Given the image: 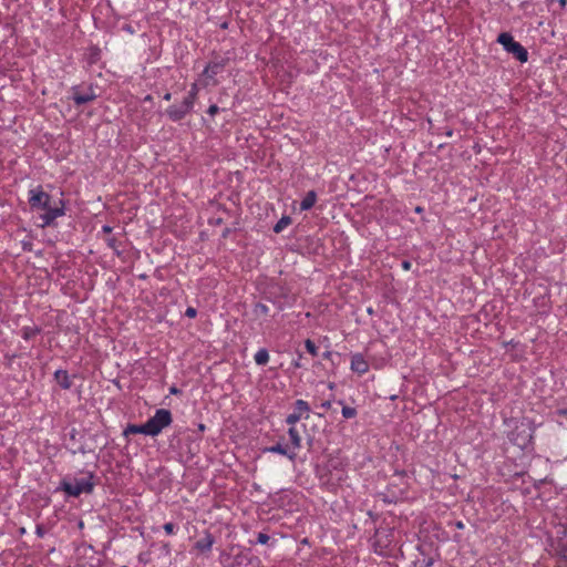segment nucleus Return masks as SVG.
Masks as SVG:
<instances>
[{
  "label": "nucleus",
  "instance_id": "nucleus-7",
  "mask_svg": "<svg viewBox=\"0 0 567 567\" xmlns=\"http://www.w3.org/2000/svg\"><path fill=\"white\" fill-rule=\"evenodd\" d=\"M310 405L307 401L298 399L293 404V412L288 414L286 423L290 426H295L301 419H309Z\"/></svg>",
  "mask_w": 567,
  "mask_h": 567
},
{
  "label": "nucleus",
  "instance_id": "nucleus-21",
  "mask_svg": "<svg viewBox=\"0 0 567 567\" xmlns=\"http://www.w3.org/2000/svg\"><path fill=\"white\" fill-rule=\"evenodd\" d=\"M254 359H255L256 364H258V365H265V364H267V363H268V361H269V353H268V350H267V349H265V348L259 349V350L256 352V354H255Z\"/></svg>",
  "mask_w": 567,
  "mask_h": 567
},
{
  "label": "nucleus",
  "instance_id": "nucleus-23",
  "mask_svg": "<svg viewBox=\"0 0 567 567\" xmlns=\"http://www.w3.org/2000/svg\"><path fill=\"white\" fill-rule=\"evenodd\" d=\"M198 92H199V87H198L197 83H193L190 85V90L188 91V93L184 97V100L194 106V104L197 100Z\"/></svg>",
  "mask_w": 567,
  "mask_h": 567
},
{
  "label": "nucleus",
  "instance_id": "nucleus-18",
  "mask_svg": "<svg viewBox=\"0 0 567 567\" xmlns=\"http://www.w3.org/2000/svg\"><path fill=\"white\" fill-rule=\"evenodd\" d=\"M317 200V193L315 190H309L303 199L300 203L301 210H309L313 207Z\"/></svg>",
  "mask_w": 567,
  "mask_h": 567
},
{
  "label": "nucleus",
  "instance_id": "nucleus-48",
  "mask_svg": "<svg viewBox=\"0 0 567 567\" xmlns=\"http://www.w3.org/2000/svg\"><path fill=\"white\" fill-rule=\"evenodd\" d=\"M452 134H453V131H452V130L446 131V135H447V136H452Z\"/></svg>",
  "mask_w": 567,
  "mask_h": 567
},
{
  "label": "nucleus",
  "instance_id": "nucleus-13",
  "mask_svg": "<svg viewBox=\"0 0 567 567\" xmlns=\"http://www.w3.org/2000/svg\"><path fill=\"white\" fill-rule=\"evenodd\" d=\"M264 453H271V454H280L284 456H287L290 461H295L297 457V453L289 450L288 447L284 446L281 443H277L271 446H267L264 449Z\"/></svg>",
  "mask_w": 567,
  "mask_h": 567
},
{
  "label": "nucleus",
  "instance_id": "nucleus-51",
  "mask_svg": "<svg viewBox=\"0 0 567 567\" xmlns=\"http://www.w3.org/2000/svg\"><path fill=\"white\" fill-rule=\"evenodd\" d=\"M138 559L144 560V564H147V560H145V557H142V555L138 556Z\"/></svg>",
  "mask_w": 567,
  "mask_h": 567
},
{
  "label": "nucleus",
  "instance_id": "nucleus-27",
  "mask_svg": "<svg viewBox=\"0 0 567 567\" xmlns=\"http://www.w3.org/2000/svg\"><path fill=\"white\" fill-rule=\"evenodd\" d=\"M305 347H306L307 351H308L311 355H313V357H317V355H318V347L316 346V343H315L312 340L307 339V340L305 341Z\"/></svg>",
  "mask_w": 567,
  "mask_h": 567
},
{
  "label": "nucleus",
  "instance_id": "nucleus-33",
  "mask_svg": "<svg viewBox=\"0 0 567 567\" xmlns=\"http://www.w3.org/2000/svg\"><path fill=\"white\" fill-rule=\"evenodd\" d=\"M332 405V400H326L323 401L321 404H320V408L323 409V410H329Z\"/></svg>",
  "mask_w": 567,
  "mask_h": 567
},
{
  "label": "nucleus",
  "instance_id": "nucleus-35",
  "mask_svg": "<svg viewBox=\"0 0 567 567\" xmlns=\"http://www.w3.org/2000/svg\"><path fill=\"white\" fill-rule=\"evenodd\" d=\"M301 358H302V355H301V354H299L298 359H297V360H295V361L291 363V364H292V367H293L295 369H300V368L302 367V364H301Z\"/></svg>",
  "mask_w": 567,
  "mask_h": 567
},
{
  "label": "nucleus",
  "instance_id": "nucleus-15",
  "mask_svg": "<svg viewBox=\"0 0 567 567\" xmlns=\"http://www.w3.org/2000/svg\"><path fill=\"white\" fill-rule=\"evenodd\" d=\"M54 380L63 390H69L72 388V380L66 370H56L54 372Z\"/></svg>",
  "mask_w": 567,
  "mask_h": 567
},
{
  "label": "nucleus",
  "instance_id": "nucleus-46",
  "mask_svg": "<svg viewBox=\"0 0 567 567\" xmlns=\"http://www.w3.org/2000/svg\"><path fill=\"white\" fill-rule=\"evenodd\" d=\"M422 210H423V208H422V207H420V206H417V207L415 208V212H416V213H421Z\"/></svg>",
  "mask_w": 567,
  "mask_h": 567
},
{
  "label": "nucleus",
  "instance_id": "nucleus-34",
  "mask_svg": "<svg viewBox=\"0 0 567 567\" xmlns=\"http://www.w3.org/2000/svg\"><path fill=\"white\" fill-rule=\"evenodd\" d=\"M122 30L130 33V34H134L135 33V30L133 29V27L131 24H124L122 27Z\"/></svg>",
  "mask_w": 567,
  "mask_h": 567
},
{
  "label": "nucleus",
  "instance_id": "nucleus-42",
  "mask_svg": "<svg viewBox=\"0 0 567 567\" xmlns=\"http://www.w3.org/2000/svg\"><path fill=\"white\" fill-rule=\"evenodd\" d=\"M558 3L561 8H565L567 4V0H558Z\"/></svg>",
  "mask_w": 567,
  "mask_h": 567
},
{
  "label": "nucleus",
  "instance_id": "nucleus-36",
  "mask_svg": "<svg viewBox=\"0 0 567 567\" xmlns=\"http://www.w3.org/2000/svg\"><path fill=\"white\" fill-rule=\"evenodd\" d=\"M35 534L38 535V537H43L44 536L45 532H44L42 525H37Z\"/></svg>",
  "mask_w": 567,
  "mask_h": 567
},
{
  "label": "nucleus",
  "instance_id": "nucleus-52",
  "mask_svg": "<svg viewBox=\"0 0 567 567\" xmlns=\"http://www.w3.org/2000/svg\"><path fill=\"white\" fill-rule=\"evenodd\" d=\"M221 221H223V220H221V218H218V219L215 221V224H216V225H220V224H221Z\"/></svg>",
  "mask_w": 567,
  "mask_h": 567
},
{
  "label": "nucleus",
  "instance_id": "nucleus-29",
  "mask_svg": "<svg viewBox=\"0 0 567 567\" xmlns=\"http://www.w3.org/2000/svg\"><path fill=\"white\" fill-rule=\"evenodd\" d=\"M270 537L265 533H259L257 536V543L265 545L269 542Z\"/></svg>",
  "mask_w": 567,
  "mask_h": 567
},
{
  "label": "nucleus",
  "instance_id": "nucleus-16",
  "mask_svg": "<svg viewBox=\"0 0 567 567\" xmlns=\"http://www.w3.org/2000/svg\"><path fill=\"white\" fill-rule=\"evenodd\" d=\"M130 434H144L148 435L146 422L144 424H128L124 431L123 435L128 436Z\"/></svg>",
  "mask_w": 567,
  "mask_h": 567
},
{
  "label": "nucleus",
  "instance_id": "nucleus-31",
  "mask_svg": "<svg viewBox=\"0 0 567 567\" xmlns=\"http://www.w3.org/2000/svg\"><path fill=\"white\" fill-rule=\"evenodd\" d=\"M219 112V107L216 105V104H212L208 110H207V113L210 115V116H215L217 113Z\"/></svg>",
  "mask_w": 567,
  "mask_h": 567
},
{
  "label": "nucleus",
  "instance_id": "nucleus-28",
  "mask_svg": "<svg viewBox=\"0 0 567 567\" xmlns=\"http://www.w3.org/2000/svg\"><path fill=\"white\" fill-rule=\"evenodd\" d=\"M106 245L107 247H110L111 249L114 250V252L120 256L121 255V251L118 250L117 248V239L115 237H109L106 238Z\"/></svg>",
  "mask_w": 567,
  "mask_h": 567
},
{
  "label": "nucleus",
  "instance_id": "nucleus-32",
  "mask_svg": "<svg viewBox=\"0 0 567 567\" xmlns=\"http://www.w3.org/2000/svg\"><path fill=\"white\" fill-rule=\"evenodd\" d=\"M197 315V311L195 308L193 307H188L185 311V316L188 317V318H195Z\"/></svg>",
  "mask_w": 567,
  "mask_h": 567
},
{
  "label": "nucleus",
  "instance_id": "nucleus-3",
  "mask_svg": "<svg viewBox=\"0 0 567 567\" xmlns=\"http://www.w3.org/2000/svg\"><path fill=\"white\" fill-rule=\"evenodd\" d=\"M94 474L89 472L82 478H74L73 481L61 482V489H63L69 496L78 497L81 494H91L94 488Z\"/></svg>",
  "mask_w": 567,
  "mask_h": 567
},
{
  "label": "nucleus",
  "instance_id": "nucleus-8",
  "mask_svg": "<svg viewBox=\"0 0 567 567\" xmlns=\"http://www.w3.org/2000/svg\"><path fill=\"white\" fill-rule=\"evenodd\" d=\"M71 90L72 100L78 106L92 102L97 97V94L95 93V90L92 85H89L84 89L81 86H73Z\"/></svg>",
  "mask_w": 567,
  "mask_h": 567
},
{
  "label": "nucleus",
  "instance_id": "nucleus-9",
  "mask_svg": "<svg viewBox=\"0 0 567 567\" xmlns=\"http://www.w3.org/2000/svg\"><path fill=\"white\" fill-rule=\"evenodd\" d=\"M193 107L194 106L192 104L183 100V102L179 105H171L166 110V114L173 122H178L182 121L187 114H189Z\"/></svg>",
  "mask_w": 567,
  "mask_h": 567
},
{
  "label": "nucleus",
  "instance_id": "nucleus-6",
  "mask_svg": "<svg viewBox=\"0 0 567 567\" xmlns=\"http://www.w3.org/2000/svg\"><path fill=\"white\" fill-rule=\"evenodd\" d=\"M497 42L503 45L505 51L512 53L519 62L524 63L528 60L527 50L517 41L514 40L513 35L508 32H502Z\"/></svg>",
  "mask_w": 567,
  "mask_h": 567
},
{
  "label": "nucleus",
  "instance_id": "nucleus-53",
  "mask_svg": "<svg viewBox=\"0 0 567 567\" xmlns=\"http://www.w3.org/2000/svg\"><path fill=\"white\" fill-rule=\"evenodd\" d=\"M144 100H145V101H152V96H151V95H147V96H145V99H144Z\"/></svg>",
  "mask_w": 567,
  "mask_h": 567
},
{
  "label": "nucleus",
  "instance_id": "nucleus-10",
  "mask_svg": "<svg viewBox=\"0 0 567 567\" xmlns=\"http://www.w3.org/2000/svg\"><path fill=\"white\" fill-rule=\"evenodd\" d=\"M228 62V59H220V60H214L210 61L205 69L203 70L202 75L205 76L208 80H213V84H217V81L214 80V78L224 71L226 64Z\"/></svg>",
  "mask_w": 567,
  "mask_h": 567
},
{
  "label": "nucleus",
  "instance_id": "nucleus-49",
  "mask_svg": "<svg viewBox=\"0 0 567 567\" xmlns=\"http://www.w3.org/2000/svg\"><path fill=\"white\" fill-rule=\"evenodd\" d=\"M138 559L144 560V564H147V560H145V557H142V555L138 556Z\"/></svg>",
  "mask_w": 567,
  "mask_h": 567
},
{
  "label": "nucleus",
  "instance_id": "nucleus-47",
  "mask_svg": "<svg viewBox=\"0 0 567 567\" xmlns=\"http://www.w3.org/2000/svg\"><path fill=\"white\" fill-rule=\"evenodd\" d=\"M329 389H330V390H333V389H334V383H333V382H330V383H329Z\"/></svg>",
  "mask_w": 567,
  "mask_h": 567
},
{
  "label": "nucleus",
  "instance_id": "nucleus-26",
  "mask_svg": "<svg viewBox=\"0 0 567 567\" xmlns=\"http://www.w3.org/2000/svg\"><path fill=\"white\" fill-rule=\"evenodd\" d=\"M338 403L342 405L341 413L344 419H353L357 416V414H358L357 409L343 405L342 400H339Z\"/></svg>",
  "mask_w": 567,
  "mask_h": 567
},
{
  "label": "nucleus",
  "instance_id": "nucleus-54",
  "mask_svg": "<svg viewBox=\"0 0 567 567\" xmlns=\"http://www.w3.org/2000/svg\"><path fill=\"white\" fill-rule=\"evenodd\" d=\"M229 233V229L224 230V237H226Z\"/></svg>",
  "mask_w": 567,
  "mask_h": 567
},
{
  "label": "nucleus",
  "instance_id": "nucleus-5",
  "mask_svg": "<svg viewBox=\"0 0 567 567\" xmlns=\"http://www.w3.org/2000/svg\"><path fill=\"white\" fill-rule=\"evenodd\" d=\"M173 422V415L169 410L158 409L155 414L146 421V427L150 436H157L165 427Z\"/></svg>",
  "mask_w": 567,
  "mask_h": 567
},
{
  "label": "nucleus",
  "instance_id": "nucleus-55",
  "mask_svg": "<svg viewBox=\"0 0 567 567\" xmlns=\"http://www.w3.org/2000/svg\"><path fill=\"white\" fill-rule=\"evenodd\" d=\"M317 415H318L319 417H323V415H324V414H323V413H317Z\"/></svg>",
  "mask_w": 567,
  "mask_h": 567
},
{
  "label": "nucleus",
  "instance_id": "nucleus-39",
  "mask_svg": "<svg viewBox=\"0 0 567 567\" xmlns=\"http://www.w3.org/2000/svg\"><path fill=\"white\" fill-rule=\"evenodd\" d=\"M112 230H113V228H112L111 226H109V225H104V226L102 227V231H103L104 234H111V233H112Z\"/></svg>",
  "mask_w": 567,
  "mask_h": 567
},
{
  "label": "nucleus",
  "instance_id": "nucleus-20",
  "mask_svg": "<svg viewBox=\"0 0 567 567\" xmlns=\"http://www.w3.org/2000/svg\"><path fill=\"white\" fill-rule=\"evenodd\" d=\"M555 421L559 426L567 430V409H558L554 412Z\"/></svg>",
  "mask_w": 567,
  "mask_h": 567
},
{
  "label": "nucleus",
  "instance_id": "nucleus-11",
  "mask_svg": "<svg viewBox=\"0 0 567 567\" xmlns=\"http://www.w3.org/2000/svg\"><path fill=\"white\" fill-rule=\"evenodd\" d=\"M392 533L388 529H377L373 536V547L375 553L382 554L385 548H388L391 544V539L389 536Z\"/></svg>",
  "mask_w": 567,
  "mask_h": 567
},
{
  "label": "nucleus",
  "instance_id": "nucleus-40",
  "mask_svg": "<svg viewBox=\"0 0 567 567\" xmlns=\"http://www.w3.org/2000/svg\"><path fill=\"white\" fill-rule=\"evenodd\" d=\"M169 393H171V394H178V393H181V390H179V389H177L176 386H172V388L169 389Z\"/></svg>",
  "mask_w": 567,
  "mask_h": 567
},
{
  "label": "nucleus",
  "instance_id": "nucleus-22",
  "mask_svg": "<svg viewBox=\"0 0 567 567\" xmlns=\"http://www.w3.org/2000/svg\"><path fill=\"white\" fill-rule=\"evenodd\" d=\"M41 332V329L39 327H23L21 329V336L24 340H30L32 338H34L37 334H39Z\"/></svg>",
  "mask_w": 567,
  "mask_h": 567
},
{
  "label": "nucleus",
  "instance_id": "nucleus-38",
  "mask_svg": "<svg viewBox=\"0 0 567 567\" xmlns=\"http://www.w3.org/2000/svg\"><path fill=\"white\" fill-rule=\"evenodd\" d=\"M401 265L404 270H410L412 266L411 261L409 260H403Z\"/></svg>",
  "mask_w": 567,
  "mask_h": 567
},
{
  "label": "nucleus",
  "instance_id": "nucleus-43",
  "mask_svg": "<svg viewBox=\"0 0 567 567\" xmlns=\"http://www.w3.org/2000/svg\"><path fill=\"white\" fill-rule=\"evenodd\" d=\"M458 529L464 528V524L462 522H457L455 525Z\"/></svg>",
  "mask_w": 567,
  "mask_h": 567
},
{
  "label": "nucleus",
  "instance_id": "nucleus-37",
  "mask_svg": "<svg viewBox=\"0 0 567 567\" xmlns=\"http://www.w3.org/2000/svg\"><path fill=\"white\" fill-rule=\"evenodd\" d=\"M434 564V559L433 558H426V559H423V565L424 567H432V565Z\"/></svg>",
  "mask_w": 567,
  "mask_h": 567
},
{
  "label": "nucleus",
  "instance_id": "nucleus-24",
  "mask_svg": "<svg viewBox=\"0 0 567 567\" xmlns=\"http://www.w3.org/2000/svg\"><path fill=\"white\" fill-rule=\"evenodd\" d=\"M291 217L282 216L274 226V231L276 234L281 233L286 227H288L291 224Z\"/></svg>",
  "mask_w": 567,
  "mask_h": 567
},
{
  "label": "nucleus",
  "instance_id": "nucleus-17",
  "mask_svg": "<svg viewBox=\"0 0 567 567\" xmlns=\"http://www.w3.org/2000/svg\"><path fill=\"white\" fill-rule=\"evenodd\" d=\"M102 51L97 45L87 49L86 61L89 65L96 64L101 60Z\"/></svg>",
  "mask_w": 567,
  "mask_h": 567
},
{
  "label": "nucleus",
  "instance_id": "nucleus-25",
  "mask_svg": "<svg viewBox=\"0 0 567 567\" xmlns=\"http://www.w3.org/2000/svg\"><path fill=\"white\" fill-rule=\"evenodd\" d=\"M252 312L257 318L265 317L268 315L269 308L262 302H257L254 306Z\"/></svg>",
  "mask_w": 567,
  "mask_h": 567
},
{
  "label": "nucleus",
  "instance_id": "nucleus-45",
  "mask_svg": "<svg viewBox=\"0 0 567 567\" xmlns=\"http://www.w3.org/2000/svg\"><path fill=\"white\" fill-rule=\"evenodd\" d=\"M30 247H31V244H24L23 245V249L24 250H30L31 249Z\"/></svg>",
  "mask_w": 567,
  "mask_h": 567
},
{
  "label": "nucleus",
  "instance_id": "nucleus-50",
  "mask_svg": "<svg viewBox=\"0 0 567 567\" xmlns=\"http://www.w3.org/2000/svg\"><path fill=\"white\" fill-rule=\"evenodd\" d=\"M138 559L144 560V564H147V560H145V557H142V555L138 556Z\"/></svg>",
  "mask_w": 567,
  "mask_h": 567
},
{
  "label": "nucleus",
  "instance_id": "nucleus-1",
  "mask_svg": "<svg viewBox=\"0 0 567 567\" xmlns=\"http://www.w3.org/2000/svg\"><path fill=\"white\" fill-rule=\"evenodd\" d=\"M51 196L45 193L42 186H37L29 190L28 202L32 209H42L44 213L40 216L41 227H48L54 223L58 217L65 214L64 203L60 200V206L50 205Z\"/></svg>",
  "mask_w": 567,
  "mask_h": 567
},
{
  "label": "nucleus",
  "instance_id": "nucleus-4",
  "mask_svg": "<svg viewBox=\"0 0 567 567\" xmlns=\"http://www.w3.org/2000/svg\"><path fill=\"white\" fill-rule=\"evenodd\" d=\"M266 299L272 302L278 311H281L291 300L290 289L284 284L272 282L268 286Z\"/></svg>",
  "mask_w": 567,
  "mask_h": 567
},
{
  "label": "nucleus",
  "instance_id": "nucleus-56",
  "mask_svg": "<svg viewBox=\"0 0 567 567\" xmlns=\"http://www.w3.org/2000/svg\"><path fill=\"white\" fill-rule=\"evenodd\" d=\"M204 429H205V425L200 424V425H199V430H202V431H203Z\"/></svg>",
  "mask_w": 567,
  "mask_h": 567
},
{
  "label": "nucleus",
  "instance_id": "nucleus-30",
  "mask_svg": "<svg viewBox=\"0 0 567 567\" xmlns=\"http://www.w3.org/2000/svg\"><path fill=\"white\" fill-rule=\"evenodd\" d=\"M163 528H164V530H165L168 535H173V534L175 533V528H176V526H175V524H173V523H171V522H169V523L164 524Z\"/></svg>",
  "mask_w": 567,
  "mask_h": 567
},
{
  "label": "nucleus",
  "instance_id": "nucleus-57",
  "mask_svg": "<svg viewBox=\"0 0 567 567\" xmlns=\"http://www.w3.org/2000/svg\"><path fill=\"white\" fill-rule=\"evenodd\" d=\"M20 533H21V534H24V533H25L24 528H21V529H20Z\"/></svg>",
  "mask_w": 567,
  "mask_h": 567
},
{
  "label": "nucleus",
  "instance_id": "nucleus-12",
  "mask_svg": "<svg viewBox=\"0 0 567 567\" xmlns=\"http://www.w3.org/2000/svg\"><path fill=\"white\" fill-rule=\"evenodd\" d=\"M350 369L352 372L358 373L359 375L365 374L369 371V363L364 359L361 353L351 354V365Z\"/></svg>",
  "mask_w": 567,
  "mask_h": 567
},
{
  "label": "nucleus",
  "instance_id": "nucleus-41",
  "mask_svg": "<svg viewBox=\"0 0 567 567\" xmlns=\"http://www.w3.org/2000/svg\"><path fill=\"white\" fill-rule=\"evenodd\" d=\"M163 99L165 101H169L172 99V94L169 92H167V93L164 94Z\"/></svg>",
  "mask_w": 567,
  "mask_h": 567
},
{
  "label": "nucleus",
  "instance_id": "nucleus-14",
  "mask_svg": "<svg viewBox=\"0 0 567 567\" xmlns=\"http://www.w3.org/2000/svg\"><path fill=\"white\" fill-rule=\"evenodd\" d=\"M214 543H215L214 536L210 533L206 532L204 537H202L200 539H198L196 542L195 548L202 553H207V551H210Z\"/></svg>",
  "mask_w": 567,
  "mask_h": 567
},
{
  "label": "nucleus",
  "instance_id": "nucleus-19",
  "mask_svg": "<svg viewBox=\"0 0 567 567\" xmlns=\"http://www.w3.org/2000/svg\"><path fill=\"white\" fill-rule=\"evenodd\" d=\"M288 435L290 439L292 451L299 450L301 447V435L295 426H290L288 429Z\"/></svg>",
  "mask_w": 567,
  "mask_h": 567
},
{
  "label": "nucleus",
  "instance_id": "nucleus-2",
  "mask_svg": "<svg viewBox=\"0 0 567 567\" xmlns=\"http://www.w3.org/2000/svg\"><path fill=\"white\" fill-rule=\"evenodd\" d=\"M505 425L508 427L506 436L513 445L518 446L520 450H525L529 446L533 439V430L525 421L516 419H505Z\"/></svg>",
  "mask_w": 567,
  "mask_h": 567
},
{
  "label": "nucleus",
  "instance_id": "nucleus-44",
  "mask_svg": "<svg viewBox=\"0 0 567 567\" xmlns=\"http://www.w3.org/2000/svg\"><path fill=\"white\" fill-rule=\"evenodd\" d=\"M330 355H331V352H330V351H327V352H324V353H323V358H324V359H329V358H330Z\"/></svg>",
  "mask_w": 567,
  "mask_h": 567
}]
</instances>
